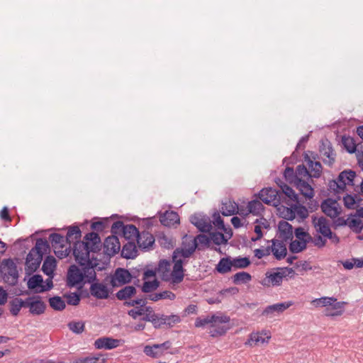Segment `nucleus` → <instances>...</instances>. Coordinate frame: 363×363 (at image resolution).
Returning <instances> with one entry per match:
<instances>
[{"mask_svg":"<svg viewBox=\"0 0 363 363\" xmlns=\"http://www.w3.org/2000/svg\"><path fill=\"white\" fill-rule=\"evenodd\" d=\"M172 271L171 269V262L167 259H161L157 268V272L160 274L161 277L164 281H169L174 284L181 283L184 277V269L182 267L181 262H173Z\"/></svg>","mask_w":363,"mask_h":363,"instance_id":"1","label":"nucleus"},{"mask_svg":"<svg viewBox=\"0 0 363 363\" xmlns=\"http://www.w3.org/2000/svg\"><path fill=\"white\" fill-rule=\"evenodd\" d=\"M294 273L292 268L278 267L276 269V272H267L265 277L260 281V284L265 287L279 286L281 284L284 277H291Z\"/></svg>","mask_w":363,"mask_h":363,"instance_id":"2","label":"nucleus"},{"mask_svg":"<svg viewBox=\"0 0 363 363\" xmlns=\"http://www.w3.org/2000/svg\"><path fill=\"white\" fill-rule=\"evenodd\" d=\"M83 264H79L82 267V272L84 273V278L88 283H93L97 280L96 271H101L104 269V264H100L96 258H89L83 262Z\"/></svg>","mask_w":363,"mask_h":363,"instance_id":"3","label":"nucleus"},{"mask_svg":"<svg viewBox=\"0 0 363 363\" xmlns=\"http://www.w3.org/2000/svg\"><path fill=\"white\" fill-rule=\"evenodd\" d=\"M259 199L267 205L278 206L281 203V195L272 187L262 189L258 194Z\"/></svg>","mask_w":363,"mask_h":363,"instance_id":"4","label":"nucleus"},{"mask_svg":"<svg viewBox=\"0 0 363 363\" xmlns=\"http://www.w3.org/2000/svg\"><path fill=\"white\" fill-rule=\"evenodd\" d=\"M73 244V255L75 260L79 264H83L82 262L89 259V253L92 252L89 247V243L78 240Z\"/></svg>","mask_w":363,"mask_h":363,"instance_id":"5","label":"nucleus"},{"mask_svg":"<svg viewBox=\"0 0 363 363\" xmlns=\"http://www.w3.org/2000/svg\"><path fill=\"white\" fill-rule=\"evenodd\" d=\"M320 155L325 164L332 167L335 163L336 153L335 152L330 142L328 140L322 141L321 145L320 146Z\"/></svg>","mask_w":363,"mask_h":363,"instance_id":"6","label":"nucleus"},{"mask_svg":"<svg viewBox=\"0 0 363 363\" xmlns=\"http://www.w3.org/2000/svg\"><path fill=\"white\" fill-rule=\"evenodd\" d=\"M132 275L128 269L124 268H118L111 278V284L113 287H118L125 284H128L132 280Z\"/></svg>","mask_w":363,"mask_h":363,"instance_id":"7","label":"nucleus"},{"mask_svg":"<svg viewBox=\"0 0 363 363\" xmlns=\"http://www.w3.org/2000/svg\"><path fill=\"white\" fill-rule=\"evenodd\" d=\"M171 342L165 341L161 344H155L153 345H146L144 347V353L152 358H158L163 355L164 352L169 349Z\"/></svg>","mask_w":363,"mask_h":363,"instance_id":"8","label":"nucleus"},{"mask_svg":"<svg viewBox=\"0 0 363 363\" xmlns=\"http://www.w3.org/2000/svg\"><path fill=\"white\" fill-rule=\"evenodd\" d=\"M191 223L202 233H210L212 229L209 217L202 214H194L190 217Z\"/></svg>","mask_w":363,"mask_h":363,"instance_id":"9","label":"nucleus"},{"mask_svg":"<svg viewBox=\"0 0 363 363\" xmlns=\"http://www.w3.org/2000/svg\"><path fill=\"white\" fill-rule=\"evenodd\" d=\"M312 224L317 233L322 235L324 238L331 236V229L330 221L323 216L319 218L313 216L312 217Z\"/></svg>","mask_w":363,"mask_h":363,"instance_id":"10","label":"nucleus"},{"mask_svg":"<svg viewBox=\"0 0 363 363\" xmlns=\"http://www.w3.org/2000/svg\"><path fill=\"white\" fill-rule=\"evenodd\" d=\"M84 279V273L77 266L71 265L67 272V285L74 287L80 284Z\"/></svg>","mask_w":363,"mask_h":363,"instance_id":"11","label":"nucleus"},{"mask_svg":"<svg viewBox=\"0 0 363 363\" xmlns=\"http://www.w3.org/2000/svg\"><path fill=\"white\" fill-rule=\"evenodd\" d=\"M303 160L308 167V169L309 170L310 173L309 177H311V179L320 178L323 171L321 163L318 161H314L315 157H313V159H311L307 152H304Z\"/></svg>","mask_w":363,"mask_h":363,"instance_id":"12","label":"nucleus"},{"mask_svg":"<svg viewBox=\"0 0 363 363\" xmlns=\"http://www.w3.org/2000/svg\"><path fill=\"white\" fill-rule=\"evenodd\" d=\"M293 305L292 301L278 303L267 306L262 313V315L268 318H272L279 315Z\"/></svg>","mask_w":363,"mask_h":363,"instance_id":"13","label":"nucleus"},{"mask_svg":"<svg viewBox=\"0 0 363 363\" xmlns=\"http://www.w3.org/2000/svg\"><path fill=\"white\" fill-rule=\"evenodd\" d=\"M121 249V243L116 235H112L106 238L104 242V253L109 257L115 255Z\"/></svg>","mask_w":363,"mask_h":363,"instance_id":"14","label":"nucleus"},{"mask_svg":"<svg viewBox=\"0 0 363 363\" xmlns=\"http://www.w3.org/2000/svg\"><path fill=\"white\" fill-rule=\"evenodd\" d=\"M191 246L188 248L177 247L172 254V262L180 261L182 267L184 264V259L189 258L196 250V245L195 243L191 244Z\"/></svg>","mask_w":363,"mask_h":363,"instance_id":"15","label":"nucleus"},{"mask_svg":"<svg viewBox=\"0 0 363 363\" xmlns=\"http://www.w3.org/2000/svg\"><path fill=\"white\" fill-rule=\"evenodd\" d=\"M337 206L338 203L337 201L331 199L323 201L320 206L323 212L331 218L337 217L340 213Z\"/></svg>","mask_w":363,"mask_h":363,"instance_id":"16","label":"nucleus"},{"mask_svg":"<svg viewBox=\"0 0 363 363\" xmlns=\"http://www.w3.org/2000/svg\"><path fill=\"white\" fill-rule=\"evenodd\" d=\"M42 260V255L33 254L30 257H29L28 253L26 259V274L31 275L33 273H34L39 268Z\"/></svg>","mask_w":363,"mask_h":363,"instance_id":"17","label":"nucleus"},{"mask_svg":"<svg viewBox=\"0 0 363 363\" xmlns=\"http://www.w3.org/2000/svg\"><path fill=\"white\" fill-rule=\"evenodd\" d=\"M284 242L282 240H272V252L277 260H281L286 256L287 249Z\"/></svg>","mask_w":363,"mask_h":363,"instance_id":"18","label":"nucleus"},{"mask_svg":"<svg viewBox=\"0 0 363 363\" xmlns=\"http://www.w3.org/2000/svg\"><path fill=\"white\" fill-rule=\"evenodd\" d=\"M279 238L287 242L293 238V227L286 220H281L278 224Z\"/></svg>","mask_w":363,"mask_h":363,"instance_id":"19","label":"nucleus"},{"mask_svg":"<svg viewBox=\"0 0 363 363\" xmlns=\"http://www.w3.org/2000/svg\"><path fill=\"white\" fill-rule=\"evenodd\" d=\"M119 342V340L104 337L95 340L94 347L96 349L112 350L118 347Z\"/></svg>","mask_w":363,"mask_h":363,"instance_id":"20","label":"nucleus"},{"mask_svg":"<svg viewBox=\"0 0 363 363\" xmlns=\"http://www.w3.org/2000/svg\"><path fill=\"white\" fill-rule=\"evenodd\" d=\"M160 223L167 227H171L174 224L179 223V216L178 213L173 211H166L160 216Z\"/></svg>","mask_w":363,"mask_h":363,"instance_id":"21","label":"nucleus"},{"mask_svg":"<svg viewBox=\"0 0 363 363\" xmlns=\"http://www.w3.org/2000/svg\"><path fill=\"white\" fill-rule=\"evenodd\" d=\"M91 294L99 299L107 298L108 297V289L102 283H91L90 286Z\"/></svg>","mask_w":363,"mask_h":363,"instance_id":"22","label":"nucleus"},{"mask_svg":"<svg viewBox=\"0 0 363 363\" xmlns=\"http://www.w3.org/2000/svg\"><path fill=\"white\" fill-rule=\"evenodd\" d=\"M355 176V172L352 170H344L340 173L337 179L342 186V190H345L347 185H354L353 181Z\"/></svg>","mask_w":363,"mask_h":363,"instance_id":"23","label":"nucleus"},{"mask_svg":"<svg viewBox=\"0 0 363 363\" xmlns=\"http://www.w3.org/2000/svg\"><path fill=\"white\" fill-rule=\"evenodd\" d=\"M137 243L140 248L147 249L155 243V238L149 232L143 231L140 233Z\"/></svg>","mask_w":363,"mask_h":363,"instance_id":"24","label":"nucleus"},{"mask_svg":"<svg viewBox=\"0 0 363 363\" xmlns=\"http://www.w3.org/2000/svg\"><path fill=\"white\" fill-rule=\"evenodd\" d=\"M296 188L300 191L301 194L306 198L312 199L314 196V189L306 180H298L295 184Z\"/></svg>","mask_w":363,"mask_h":363,"instance_id":"25","label":"nucleus"},{"mask_svg":"<svg viewBox=\"0 0 363 363\" xmlns=\"http://www.w3.org/2000/svg\"><path fill=\"white\" fill-rule=\"evenodd\" d=\"M84 240L89 243V247L93 252L100 250L101 239L96 233H87L84 236Z\"/></svg>","mask_w":363,"mask_h":363,"instance_id":"26","label":"nucleus"},{"mask_svg":"<svg viewBox=\"0 0 363 363\" xmlns=\"http://www.w3.org/2000/svg\"><path fill=\"white\" fill-rule=\"evenodd\" d=\"M50 248L48 242L43 238H38L36 240L35 245L33 247L29 252V257H30L33 254L35 255H42L47 252V250Z\"/></svg>","mask_w":363,"mask_h":363,"instance_id":"27","label":"nucleus"},{"mask_svg":"<svg viewBox=\"0 0 363 363\" xmlns=\"http://www.w3.org/2000/svg\"><path fill=\"white\" fill-rule=\"evenodd\" d=\"M57 267L56 259L53 256H48L42 267V271L47 276L54 275V271Z\"/></svg>","mask_w":363,"mask_h":363,"instance_id":"28","label":"nucleus"},{"mask_svg":"<svg viewBox=\"0 0 363 363\" xmlns=\"http://www.w3.org/2000/svg\"><path fill=\"white\" fill-rule=\"evenodd\" d=\"M221 213L225 216L235 215L236 213L242 214L238 212V206L235 201H228L222 203Z\"/></svg>","mask_w":363,"mask_h":363,"instance_id":"29","label":"nucleus"},{"mask_svg":"<svg viewBox=\"0 0 363 363\" xmlns=\"http://www.w3.org/2000/svg\"><path fill=\"white\" fill-rule=\"evenodd\" d=\"M233 264L230 257H223L216 267V269L220 274H224L232 270Z\"/></svg>","mask_w":363,"mask_h":363,"instance_id":"30","label":"nucleus"},{"mask_svg":"<svg viewBox=\"0 0 363 363\" xmlns=\"http://www.w3.org/2000/svg\"><path fill=\"white\" fill-rule=\"evenodd\" d=\"M137 249L134 242H128L123 246L121 256L125 259H133L137 255Z\"/></svg>","mask_w":363,"mask_h":363,"instance_id":"31","label":"nucleus"},{"mask_svg":"<svg viewBox=\"0 0 363 363\" xmlns=\"http://www.w3.org/2000/svg\"><path fill=\"white\" fill-rule=\"evenodd\" d=\"M82 237V232L79 228L77 225L70 226L68 229L67 235H66V241L69 245L71 243H74Z\"/></svg>","mask_w":363,"mask_h":363,"instance_id":"32","label":"nucleus"},{"mask_svg":"<svg viewBox=\"0 0 363 363\" xmlns=\"http://www.w3.org/2000/svg\"><path fill=\"white\" fill-rule=\"evenodd\" d=\"M281 191H279V194L281 195V203L283 202L284 196L289 198V199L291 201L298 202V195L294 191V189L288 186L287 184H283L280 186Z\"/></svg>","mask_w":363,"mask_h":363,"instance_id":"33","label":"nucleus"},{"mask_svg":"<svg viewBox=\"0 0 363 363\" xmlns=\"http://www.w3.org/2000/svg\"><path fill=\"white\" fill-rule=\"evenodd\" d=\"M270 337L267 336L266 338L262 337L259 333H252L248 340L245 342V345L252 347L255 345H257L259 343H265L268 342Z\"/></svg>","mask_w":363,"mask_h":363,"instance_id":"34","label":"nucleus"},{"mask_svg":"<svg viewBox=\"0 0 363 363\" xmlns=\"http://www.w3.org/2000/svg\"><path fill=\"white\" fill-rule=\"evenodd\" d=\"M140 233L134 225L129 224L125 225L122 235L126 240H137Z\"/></svg>","mask_w":363,"mask_h":363,"instance_id":"35","label":"nucleus"},{"mask_svg":"<svg viewBox=\"0 0 363 363\" xmlns=\"http://www.w3.org/2000/svg\"><path fill=\"white\" fill-rule=\"evenodd\" d=\"M136 293V289L133 286H126L119 290L116 294V298L120 301L126 300L127 298L135 295Z\"/></svg>","mask_w":363,"mask_h":363,"instance_id":"36","label":"nucleus"},{"mask_svg":"<svg viewBox=\"0 0 363 363\" xmlns=\"http://www.w3.org/2000/svg\"><path fill=\"white\" fill-rule=\"evenodd\" d=\"M43 277L40 274H35L28 279L27 286L30 290H34V291L36 293V290L40 289L43 286Z\"/></svg>","mask_w":363,"mask_h":363,"instance_id":"37","label":"nucleus"},{"mask_svg":"<svg viewBox=\"0 0 363 363\" xmlns=\"http://www.w3.org/2000/svg\"><path fill=\"white\" fill-rule=\"evenodd\" d=\"M175 298V294L170 291H164L148 295V298L152 301H157L160 299L174 300Z\"/></svg>","mask_w":363,"mask_h":363,"instance_id":"38","label":"nucleus"},{"mask_svg":"<svg viewBox=\"0 0 363 363\" xmlns=\"http://www.w3.org/2000/svg\"><path fill=\"white\" fill-rule=\"evenodd\" d=\"M248 212L246 213H252L253 215H259L261 212L264 210V206L261 201L259 200H252L250 201L247 204Z\"/></svg>","mask_w":363,"mask_h":363,"instance_id":"39","label":"nucleus"},{"mask_svg":"<svg viewBox=\"0 0 363 363\" xmlns=\"http://www.w3.org/2000/svg\"><path fill=\"white\" fill-rule=\"evenodd\" d=\"M49 239L52 246L57 249V247L63 248L65 243L67 242L66 238L59 233H52L50 235Z\"/></svg>","mask_w":363,"mask_h":363,"instance_id":"40","label":"nucleus"},{"mask_svg":"<svg viewBox=\"0 0 363 363\" xmlns=\"http://www.w3.org/2000/svg\"><path fill=\"white\" fill-rule=\"evenodd\" d=\"M211 242L210 237L204 234H199L194 238H193L192 244L195 243L196 245V249L199 250H201L203 247H208Z\"/></svg>","mask_w":363,"mask_h":363,"instance_id":"41","label":"nucleus"},{"mask_svg":"<svg viewBox=\"0 0 363 363\" xmlns=\"http://www.w3.org/2000/svg\"><path fill=\"white\" fill-rule=\"evenodd\" d=\"M232 279L235 284H246L251 281L252 276L248 272H240L234 274Z\"/></svg>","mask_w":363,"mask_h":363,"instance_id":"42","label":"nucleus"},{"mask_svg":"<svg viewBox=\"0 0 363 363\" xmlns=\"http://www.w3.org/2000/svg\"><path fill=\"white\" fill-rule=\"evenodd\" d=\"M49 303L51 308L55 311H61L66 307L65 301L62 297L55 296L49 298Z\"/></svg>","mask_w":363,"mask_h":363,"instance_id":"43","label":"nucleus"},{"mask_svg":"<svg viewBox=\"0 0 363 363\" xmlns=\"http://www.w3.org/2000/svg\"><path fill=\"white\" fill-rule=\"evenodd\" d=\"M231 261L233 267L235 269H245L251 263L250 259L247 257H238L233 259L231 258Z\"/></svg>","mask_w":363,"mask_h":363,"instance_id":"44","label":"nucleus"},{"mask_svg":"<svg viewBox=\"0 0 363 363\" xmlns=\"http://www.w3.org/2000/svg\"><path fill=\"white\" fill-rule=\"evenodd\" d=\"M307 241H301L298 240H292L289 245V250L292 253H298L306 248Z\"/></svg>","mask_w":363,"mask_h":363,"instance_id":"45","label":"nucleus"},{"mask_svg":"<svg viewBox=\"0 0 363 363\" xmlns=\"http://www.w3.org/2000/svg\"><path fill=\"white\" fill-rule=\"evenodd\" d=\"M30 305V312L34 315H40L45 310V304L41 300L33 301Z\"/></svg>","mask_w":363,"mask_h":363,"instance_id":"46","label":"nucleus"},{"mask_svg":"<svg viewBox=\"0 0 363 363\" xmlns=\"http://www.w3.org/2000/svg\"><path fill=\"white\" fill-rule=\"evenodd\" d=\"M211 328L209 331V334L213 337L225 335L227 330L229 329L228 327L224 325H217L216 323L211 325Z\"/></svg>","mask_w":363,"mask_h":363,"instance_id":"47","label":"nucleus"},{"mask_svg":"<svg viewBox=\"0 0 363 363\" xmlns=\"http://www.w3.org/2000/svg\"><path fill=\"white\" fill-rule=\"evenodd\" d=\"M295 173L296 176V182H298V180H304L305 178H306L308 180L311 179V177H309V170L304 164L298 165L296 167Z\"/></svg>","mask_w":363,"mask_h":363,"instance_id":"48","label":"nucleus"},{"mask_svg":"<svg viewBox=\"0 0 363 363\" xmlns=\"http://www.w3.org/2000/svg\"><path fill=\"white\" fill-rule=\"evenodd\" d=\"M64 298H66L67 303L68 305L71 306H77L79 305L80 300H81V296L80 294L77 292H69L64 294Z\"/></svg>","mask_w":363,"mask_h":363,"instance_id":"49","label":"nucleus"},{"mask_svg":"<svg viewBox=\"0 0 363 363\" xmlns=\"http://www.w3.org/2000/svg\"><path fill=\"white\" fill-rule=\"evenodd\" d=\"M336 301H337V299L333 297L324 296V297L314 299L312 301V303L316 307H320V306H330L333 304V302H335Z\"/></svg>","mask_w":363,"mask_h":363,"instance_id":"50","label":"nucleus"},{"mask_svg":"<svg viewBox=\"0 0 363 363\" xmlns=\"http://www.w3.org/2000/svg\"><path fill=\"white\" fill-rule=\"evenodd\" d=\"M210 239L213 241L214 244L216 245H220L221 244H226L228 242V239L225 237V235L220 232H212L210 233Z\"/></svg>","mask_w":363,"mask_h":363,"instance_id":"51","label":"nucleus"},{"mask_svg":"<svg viewBox=\"0 0 363 363\" xmlns=\"http://www.w3.org/2000/svg\"><path fill=\"white\" fill-rule=\"evenodd\" d=\"M294 233L296 239L298 240L307 241V243L312 240L311 235L301 227L296 228Z\"/></svg>","mask_w":363,"mask_h":363,"instance_id":"52","label":"nucleus"},{"mask_svg":"<svg viewBox=\"0 0 363 363\" xmlns=\"http://www.w3.org/2000/svg\"><path fill=\"white\" fill-rule=\"evenodd\" d=\"M163 317V323L164 325H167L169 327H173L175 324L181 322V318L178 315H166L162 314Z\"/></svg>","mask_w":363,"mask_h":363,"instance_id":"53","label":"nucleus"},{"mask_svg":"<svg viewBox=\"0 0 363 363\" xmlns=\"http://www.w3.org/2000/svg\"><path fill=\"white\" fill-rule=\"evenodd\" d=\"M348 226L356 233H359L363 229V222L360 219L352 218L348 221Z\"/></svg>","mask_w":363,"mask_h":363,"instance_id":"54","label":"nucleus"},{"mask_svg":"<svg viewBox=\"0 0 363 363\" xmlns=\"http://www.w3.org/2000/svg\"><path fill=\"white\" fill-rule=\"evenodd\" d=\"M160 286V282L157 279L152 281H145L142 286V291L144 293H150L156 290Z\"/></svg>","mask_w":363,"mask_h":363,"instance_id":"55","label":"nucleus"},{"mask_svg":"<svg viewBox=\"0 0 363 363\" xmlns=\"http://www.w3.org/2000/svg\"><path fill=\"white\" fill-rule=\"evenodd\" d=\"M346 304V302L340 301V302H333L330 306H332V309L335 310V311L330 313H327L328 315H340L343 313L344 311V306Z\"/></svg>","mask_w":363,"mask_h":363,"instance_id":"56","label":"nucleus"},{"mask_svg":"<svg viewBox=\"0 0 363 363\" xmlns=\"http://www.w3.org/2000/svg\"><path fill=\"white\" fill-rule=\"evenodd\" d=\"M342 144L347 151L350 153H354L356 151V145L352 138H342Z\"/></svg>","mask_w":363,"mask_h":363,"instance_id":"57","label":"nucleus"},{"mask_svg":"<svg viewBox=\"0 0 363 363\" xmlns=\"http://www.w3.org/2000/svg\"><path fill=\"white\" fill-rule=\"evenodd\" d=\"M69 329L76 334H81L84 330V324L82 322H70L68 323Z\"/></svg>","mask_w":363,"mask_h":363,"instance_id":"58","label":"nucleus"},{"mask_svg":"<svg viewBox=\"0 0 363 363\" xmlns=\"http://www.w3.org/2000/svg\"><path fill=\"white\" fill-rule=\"evenodd\" d=\"M11 308L10 312L13 315H17L21 308H22V303L20 302L18 298H16L10 302Z\"/></svg>","mask_w":363,"mask_h":363,"instance_id":"59","label":"nucleus"},{"mask_svg":"<svg viewBox=\"0 0 363 363\" xmlns=\"http://www.w3.org/2000/svg\"><path fill=\"white\" fill-rule=\"evenodd\" d=\"M84 363H105L106 358L101 354H96L84 357Z\"/></svg>","mask_w":363,"mask_h":363,"instance_id":"60","label":"nucleus"},{"mask_svg":"<svg viewBox=\"0 0 363 363\" xmlns=\"http://www.w3.org/2000/svg\"><path fill=\"white\" fill-rule=\"evenodd\" d=\"M284 176L289 183H296V176L295 171L292 167H287L284 172Z\"/></svg>","mask_w":363,"mask_h":363,"instance_id":"61","label":"nucleus"},{"mask_svg":"<svg viewBox=\"0 0 363 363\" xmlns=\"http://www.w3.org/2000/svg\"><path fill=\"white\" fill-rule=\"evenodd\" d=\"M125 225L121 220L116 221L111 226V233L116 235L117 234L122 235V233L125 229Z\"/></svg>","mask_w":363,"mask_h":363,"instance_id":"62","label":"nucleus"},{"mask_svg":"<svg viewBox=\"0 0 363 363\" xmlns=\"http://www.w3.org/2000/svg\"><path fill=\"white\" fill-rule=\"evenodd\" d=\"M211 315H207L205 318L199 317L196 319L195 327L203 328L207 324H213Z\"/></svg>","mask_w":363,"mask_h":363,"instance_id":"63","label":"nucleus"},{"mask_svg":"<svg viewBox=\"0 0 363 363\" xmlns=\"http://www.w3.org/2000/svg\"><path fill=\"white\" fill-rule=\"evenodd\" d=\"M344 205L348 209H353L354 205L357 202L355 196L350 194H347L343 198Z\"/></svg>","mask_w":363,"mask_h":363,"instance_id":"64","label":"nucleus"}]
</instances>
